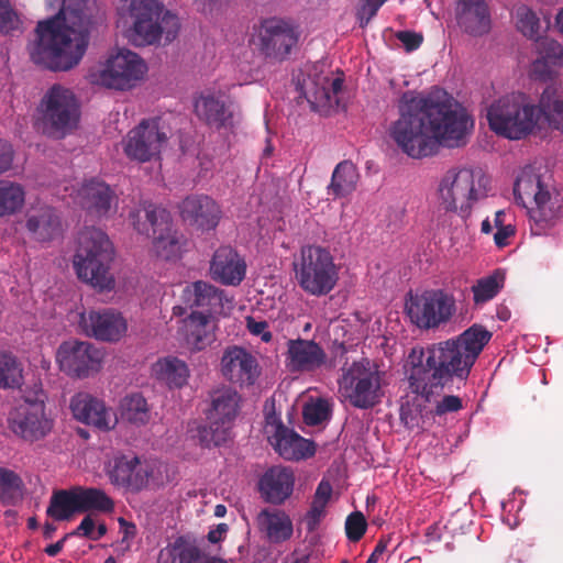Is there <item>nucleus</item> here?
I'll list each match as a JSON object with an SVG mask.
<instances>
[{
    "instance_id": "obj_4",
    "label": "nucleus",
    "mask_w": 563,
    "mask_h": 563,
    "mask_svg": "<svg viewBox=\"0 0 563 563\" xmlns=\"http://www.w3.org/2000/svg\"><path fill=\"white\" fill-rule=\"evenodd\" d=\"M113 246L108 235L97 228H85L78 234L74 268L79 279L100 290L111 289L114 278L110 274Z\"/></svg>"
},
{
    "instance_id": "obj_28",
    "label": "nucleus",
    "mask_w": 563,
    "mask_h": 563,
    "mask_svg": "<svg viewBox=\"0 0 563 563\" xmlns=\"http://www.w3.org/2000/svg\"><path fill=\"white\" fill-rule=\"evenodd\" d=\"M153 470L146 461L137 456H120L114 460L110 478L115 485L132 490H141L147 486Z\"/></svg>"
},
{
    "instance_id": "obj_33",
    "label": "nucleus",
    "mask_w": 563,
    "mask_h": 563,
    "mask_svg": "<svg viewBox=\"0 0 563 563\" xmlns=\"http://www.w3.org/2000/svg\"><path fill=\"white\" fill-rule=\"evenodd\" d=\"M342 88V77L331 78L322 75L303 84V95L312 106L333 108L339 104L338 96Z\"/></svg>"
},
{
    "instance_id": "obj_26",
    "label": "nucleus",
    "mask_w": 563,
    "mask_h": 563,
    "mask_svg": "<svg viewBox=\"0 0 563 563\" xmlns=\"http://www.w3.org/2000/svg\"><path fill=\"white\" fill-rule=\"evenodd\" d=\"M562 200L558 192L547 189L537 200L526 208L533 235H543L562 219Z\"/></svg>"
},
{
    "instance_id": "obj_1",
    "label": "nucleus",
    "mask_w": 563,
    "mask_h": 563,
    "mask_svg": "<svg viewBox=\"0 0 563 563\" xmlns=\"http://www.w3.org/2000/svg\"><path fill=\"white\" fill-rule=\"evenodd\" d=\"M399 117L388 129L389 137L411 158L434 155L439 147L456 148L467 143L474 119L446 93L405 91L397 104Z\"/></svg>"
},
{
    "instance_id": "obj_23",
    "label": "nucleus",
    "mask_w": 563,
    "mask_h": 563,
    "mask_svg": "<svg viewBox=\"0 0 563 563\" xmlns=\"http://www.w3.org/2000/svg\"><path fill=\"white\" fill-rule=\"evenodd\" d=\"M181 301L192 311L214 316L222 313L224 301L229 302V299L224 297L223 290L207 282L197 280L184 287Z\"/></svg>"
},
{
    "instance_id": "obj_43",
    "label": "nucleus",
    "mask_w": 563,
    "mask_h": 563,
    "mask_svg": "<svg viewBox=\"0 0 563 563\" xmlns=\"http://www.w3.org/2000/svg\"><path fill=\"white\" fill-rule=\"evenodd\" d=\"M74 489L79 514L90 510L109 512L113 509V501L103 490L81 487Z\"/></svg>"
},
{
    "instance_id": "obj_40",
    "label": "nucleus",
    "mask_w": 563,
    "mask_h": 563,
    "mask_svg": "<svg viewBox=\"0 0 563 563\" xmlns=\"http://www.w3.org/2000/svg\"><path fill=\"white\" fill-rule=\"evenodd\" d=\"M358 178L356 166L351 161H343L332 173L328 194L334 198L346 197L356 189Z\"/></svg>"
},
{
    "instance_id": "obj_51",
    "label": "nucleus",
    "mask_w": 563,
    "mask_h": 563,
    "mask_svg": "<svg viewBox=\"0 0 563 563\" xmlns=\"http://www.w3.org/2000/svg\"><path fill=\"white\" fill-rule=\"evenodd\" d=\"M540 58L551 66H563V46L555 40H543L540 43Z\"/></svg>"
},
{
    "instance_id": "obj_42",
    "label": "nucleus",
    "mask_w": 563,
    "mask_h": 563,
    "mask_svg": "<svg viewBox=\"0 0 563 563\" xmlns=\"http://www.w3.org/2000/svg\"><path fill=\"white\" fill-rule=\"evenodd\" d=\"M25 202V190L22 185L0 180V218L19 212Z\"/></svg>"
},
{
    "instance_id": "obj_50",
    "label": "nucleus",
    "mask_w": 563,
    "mask_h": 563,
    "mask_svg": "<svg viewBox=\"0 0 563 563\" xmlns=\"http://www.w3.org/2000/svg\"><path fill=\"white\" fill-rule=\"evenodd\" d=\"M517 29L528 38L537 40L539 37L540 20L537 14L526 5H521L516 11Z\"/></svg>"
},
{
    "instance_id": "obj_38",
    "label": "nucleus",
    "mask_w": 563,
    "mask_h": 563,
    "mask_svg": "<svg viewBox=\"0 0 563 563\" xmlns=\"http://www.w3.org/2000/svg\"><path fill=\"white\" fill-rule=\"evenodd\" d=\"M155 377L169 388H180L187 384L190 372L185 361L174 356L158 360L153 365Z\"/></svg>"
},
{
    "instance_id": "obj_14",
    "label": "nucleus",
    "mask_w": 563,
    "mask_h": 563,
    "mask_svg": "<svg viewBox=\"0 0 563 563\" xmlns=\"http://www.w3.org/2000/svg\"><path fill=\"white\" fill-rule=\"evenodd\" d=\"M147 67L143 59L129 49L110 55L102 68L93 74V81L107 88L125 90L142 79Z\"/></svg>"
},
{
    "instance_id": "obj_15",
    "label": "nucleus",
    "mask_w": 563,
    "mask_h": 563,
    "mask_svg": "<svg viewBox=\"0 0 563 563\" xmlns=\"http://www.w3.org/2000/svg\"><path fill=\"white\" fill-rule=\"evenodd\" d=\"M168 137L159 126V120L143 119L122 140L123 152L131 161L151 162L159 157Z\"/></svg>"
},
{
    "instance_id": "obj_3",
    "label": "nucleus",
    "mask_w": 563,
    "mask_h": 563,
    "mask_svg": "<svg viewBox=\"0 0 563 563\" xmlns=\"http://www.w3.org/2000/svg\"><path fill=\"white\" fill-rule=\"evenodd\" d=\"M85 3L86 0H62L57 14L37 23L30 45L34 64L53 71H66L79 64L89 40Z\"/></svg>"
},
{
    "instance_id": "obj_25",
    "label": "nucleus",
    "mask_w": 563,
    "mask_h": 563,
    "mask_svg": "<svg viewBox=\"0 0 563 563\" xmlns=\"http://www.w3.org/2000/svg\"><path fill=\"white\" fill-rule=\"evenodd\" d=\"M246 274L244 258L230 245L218 247L210 261L212 279L227 286H239Z\"/></svg>"
},
{
    "instance_id": "obj_13",
    "label": "nucleus",
    "mask_w": 563,
    "mask_h": 563,
    "mask_svg": "<svg viewBox=\"0 0 563 563\" xmlns=\"http://www.w3.org/2000/svg\"><path fill=\"white\" fill-rule=\"evenodd\" d=\"M439 200L448 212L468 214L474 202L478 200L475 188V175L470 168H451L439 183Z\"/></svg>"
},
{
    "instance_id": "obj_46",
    "label": "nucleus",
    "mask_w": 563,
    "mask_h": 563,
    "mask_svg": "<svg viewBox=\"0 0 563 563\" xmlns=\"http://www.w3.org/2000/svg\"><path fill=\"white\" fill-rule=\"evenodd\" d=\"M504 275L499 272L479 278L471 287L475 306H482L497 296L504 287Z\"/></svg>"
},
{
    "instance_id": "obj_44",
    "label": "nucleus",
    "mask_w": 563,
    "mask_h": 563,
    "mask_svg": "<svg viewBox=\"0 0 563 563\" xmlns=\"http://www.w3.org/2000/svg\"><path fill=\"white\" fill-rule=\"evenodd\" d=\"M152 240L156 255L166 261L179 257L183 246L186 244L184 234L174 228L163 234L155 235Z\"/></svg>"
},
{
    "instance_id": "obj_60",
    "label": "nucleus",
    "mask_w": 563,
    "mask_h": 563,
    "mask_svg": "<svg viewBox=\"0 0 563 563\" xmlns=\"http://www.w3.org/2000/svg\"><path fill=\"white\" fill-rule=\"evenodd\" d=\"M332 496V485L329 481L322 479L316 489V493L313 495L312 503L322 505L327 507V504L329 503L330 498Z\"/></svg>"
},
{
    "instance_id": "obj_35",
    "label": "nucleus",
    "mask_w": 563,
    "mask_h": 563,
    "mask_svg": "<svg viewBox=\"0 0 563 563\" xmlns=\"http://www.w3.org/2000/svg\"><path fill=\"white\" fill-rule=\"evenodd\" d=\"M195 112L200 120L218 130L227 128L233 117L224 100L213 93L201 95L195 101Z\"/></svg>"
},
{
    "instance_id": "obj_58",
    "label": "nucleus",
    "mask_w": 563,
    "mask_h": 563,
    "mask_svg": "<svg viewBox=\"0 0 563 563\" xmlns=\"http://www.w3.org/2000/svg\"><path fill=\"white\" fill-rule=\"evenodd\" d=\"M396 36L408 52L417 49L423 41L421 34L411 31H400Z\"/></svg>"
},
{
    "instance_id": "obj_59",
    "label": "nucleus",
    "mask_w": 563,
    "mask_h": 563,
    "mask_svg": "<svg viewBox=\"0 0 563 563\" xmlns=\"http://www.w3.org/2000/svg\"><path fill=\"white\" fill-rule=\"evenodd\" d=\"M13 156L12 145L7 141L0 140V174L8 172L12 167Z\"/></svg>"
},
{
    "instance_id": "obj_10",
    "label": "nucleus",
    "mask_w": 563,
    "mask_h": 563,
    "mask_svg": "<svg viewBox=\"0 0 563 563\" xmlns=\"http://www.w3.org/2000/svg\"><path fill=\"white\" fill-rule=\"evenodd\" d=\"M384 375L379 366L367 358L353 362L343 369L340 391L353 407L373 408L380 402Z\"/></svg>"
},
{
    "instance_id": "obj_39",
    "label": "nucleus",
    "mask_w": 563,
    "mask_h": 563,
    "mask_svg": "<svg viewBox=\"0 0 563 563\" xmlns=\"http://www.w3.org/2000/svg\"><path fill=\"white\" fill-rule=\"evenodd\" d=\"M202 552L195 542L180 536L159 551L158 563H198Z\"/></svg>"
},
{
    "instance_id": "obj_32",
    "label": "nucleus",
    "mask_w": 563,
    "mask_h": 563,
    "mask_svg": "<svg viewBox=\"0 0 563 563\" xmlns=\"http://www.w3.org/2000/svg\"><path fill=\"white\" fill-rule=\"evenodd\" d=\"M130 219L139 233L152 239L173 229L170 213L151 202H144L140 209L131 212Z\"/></svg>"
},
{
    "instance_id": "obj_45",
    "label": "nucleus",
    "mask_w": 563,
    "mask_h": 563,
    "mask_svg": "<svg viewBox=\"0 0 563 563\" xmlns=\"http://www.w3.org/2000/svg\"><path fill=\"white\" fill-rule=\"evenodd\" d=\"M76 512L79 510L75 489L55 492L46 510L47 516L55 520H68Z\"/></svg>"
},
{
    "instance_id": "obj_8",
    "label": "nucleus",
    "mask_w": 563,
    "mask_h": 563,
    "mask_svg": "<svg viewBox=\"0 0 563 563\" xmlns=\"http://www.w3.org/2000/svg\"><path fill=\"white\" fill-rule=\"evenodd\" d=\"M208 426L197 429V439L202 448L220 446L231 439V429L239 416L242 397L232 387L216 389L210 395Z\"/></svg>"
},
{
    "instance_id": "obj_34",
    "label": "nucleus",
    "mask_w": 563,
    "mask_h": 563,
    "mask_svg": "<svg viewBox=\"0 0 563 563\" xmlns=\"http://www.w3.org/2000/svg\"><path fill=\"white\" fill-rule=\"evenodd\" d=\"M211 318L212 316H208L206 312L191 311L184 320L185 340L191 350L201 351L214 340V324Z\"/></svg>"
},
{
    "instance_id": "obj_61",
    "label": "nucleus",
    "mask_w": 563,
    "mask_h": 563,
    "mask_svg": "<svg viewBox=\"0 0 563 563\" xmlns=\"http://www.w3.org/2000/svg\"><path fill=\"white\" fill-rule=\"evenodd\" d=\"M95 526H96L95 521L88 515L81 520V522L77 527V529L75 531L70 532L69 534H70V537L71 536H81V537H86V538H89L92 540H97V538H93Z\"/></svg>"
},
{
    "instance_id": "obj_62",
    "label": "nucleus",
    "mask_w": 563,
    "mask_h": 563,
    "mask_svg": "<svg viewBox=\"0 0 563 563\" xmlns=\"http://www.w3.org/2000/svg\"><path fill=\"white\" fill-rule=\"evenodd\" d=\"M515 228L511 224L507 227H499L494 234V242L498 247H505L508 245V239L515 235Z\"/></svg>"
},
{
    "instance_id": "obj_12",
    "label": "nucleus",
    "mask_w": 563,
    "mask_h": 563,
    "mask_svg": "<svg viewBox=\"0 0 563 563\" xmlns=\"http://www.w3.org/2000/svg\"><path fill=\"white\" fill-rule=\"evenodd\" d=\"M43 132L48 135L65 134L77 126L80 117L79 103L75 93L60 85L52 86L41 104Z\"/></svg>"
},
{
    "instance_id": "obj_21",
    "label": "nucleus",
    "mask_w": 563,
    "mask_h": 563,
    "mask_svg": "<svg viewBox=\"0 0 563 563\" xmlns=\"http://www.w3.org/2000/svg\"><path fill=\"white\" fill-rule=\"evenodd\" d=\"M181 220L201 231L217 228L222 217L220 206L209 196L190 195L178 206Z\"/></svg>"
},
{
    "instance_id": "obj_6",
    "label": "nucleus",
    "mask_w": 563,
    "mask_h": 563,
    "mask_svg": "<svg viewBox=\"0 0 563 563\" xmlns=\"http://www.w3.org/2000/svg\"><path fill=\"white\" fill-rule=\"evenodd\" d=\"M300 288L311 296H325L339 280V268L330 251L319 245H305L294 262Z\"/></svg>"
},
{
    "instance_id": "obj_11",
    "label": "nucleus",
    "mask_w": 563,
    "mask_h": 563,
    "mask_svg": "<svg viewBox=\"0 0 563 563\" xmlns=\"http://www.w3.org/2000/svg\"><path fill=\"white\" fill-rule=\"evenodd\" d=\"M405 308L412 323L424 330L446 325L457 310L455 297L444 289H429L420 295L409 294Z\"/></svg>"
},
{
    "instance_id": "obj_55",
    "label": "nucleus",
    "mask_w": 563,
    "mask_h": 563,
    "mask_svg": "<svg viewBox=\"0 0 563 563\" xmlns=\"http://www.w3.org/2000/svg\"><path fill=\"white\" fill-rule=\"evenodd\" d=\"M463 408V401L459 396L455 395H445L440 400L435 402L434 408L431 410V413L434 417H442L448 413H454L460 411Z\"/></svg>"
},
{
    "instance_id": "obj_31",
    "label": "nucleus",
    "mask_w": 563,
    "mask_h": 563,
    "mask_svg": "<svg viewBox=\"0 0 563 563\" xmlns=\"http://www.w3.org/2000/svg\"><path fill=\"white\" fill-rule=\"evenodd\" d=\"M25 227L37 242H48L62 233V221L56 210L47 205L33 207L26 213Z\"/></svg>"
},
{
    "instance_id": "obj_41",
    "label": "nucleus",
    "mask_w": 563,
    "mask_h": 563,
    "mask_svg": "<svg viewBox=\"0 0 563 563\" xmlns=\"http://www.w3.org/2000/svg\"><path fill=\"white\" fill-rule=\"evenodd\" d=\"M545 190L540 176L531 170H523L514 186L516 201L525 208H528Z\"/></svg>"
},
{
    "instance_id": "obj_47",
    "label": "nucleus",
    "mask_w": 563,
    "mask_h": 563,
    "mask_svg": "<svg viewBox=\"0 0 563 563\" xmlns=\"http://www.w3.org/2000/svg\"><path fill=\"white\" fill-rule=\"evenodd\" d=\"M22 368L11 354L0 352V387L19 388L22 385Z\"/></svg>"
},
{
    "instance_id": "obj_20",
    "label": "nucleus",
    "mask_w": 563,
    "mask_h": 563,
    "mask_svg": "<svg viewBox=\"0 0 563 563\" xmlns=\"http://www.w3.org/2000/svg\"><path fill=\"white\" fill-rule=\"evenodd\" d=\"M328 360L324 349L313 340L291 339L287 342L285 364L291 373H313Z\"/></svg>"
},
{
    "instance_id": "obj_36",
    "label": "nucleus",
    "mask_w": 563,
    "mask_h": 563,
    "mask_svg": "<svg viewBox=\"0 0 563 563\" xmlns=\"http://www.w3.org/2000/svg\"><path fill=\"white\" fill-rule=\"evenodd\" d=\"M261 531H264L273 543H282L289 540L294 533L292 521L283 510L263 509L256 517Z\"/></svg>"
},
{
    "instance_id": "obj_2",
    "label": "nucleus",
    "mask_w": 563,
    "mask_h": 563,
    "mask_svg": "<svg viewBox=\"0 0 563 563\" xmlns=\"http://www.w3.org/2000/svg\"><path fill=\"white\" fill-rule=\"evenodd\" d=\"M492 336L483 324L475 323L457 336L422 349L410 368L411 393L430 402L455 380L465 382Z\"/></svg>"
},
{
    "instance_id": "obj_9",
    "label": "nucleus",
    "mask_w": 563,
    "mask_h": 563,
    "mask_svg": "<svg viewBox=\"0 0 563 563\" xmlns=\"http://www.w3.org/2000/svg\"><path fill=\"white\" fill-rule=\"evenodd\" d=\"M47 396L41 385L26 391L23 402L12 409L8 417L10 431L25 442L45 439L54 428V420L46 412Z\"/></svg>"
},
{
    "instance_id": "obj_16",
    "label": "nucleus",
    "mask_w": 563,
    "mask_h": 563,
    "mask_svg": "<svg viewBox=\"0 0 563 563\" xmlns=\"http://www.w3.org/2000/svg\"><path fill=\"white\" fill-rule=\"evenodd\" d=\"M265 422L268 441L282 457L299 461L314 455V442L285 427L274 412L266 415Z\"/></svg>"
},
{
    "instance_id": "obj_27",
    "label": "nucleus",
    "mask_w": 563,
    "mask_h": 563,
    "mask_svg": "<svg viewBox=\"0 0 563 563\" xmlns=\"http://www.w3.org/2000/svg\"><path fill=\"white\" fill-rule=\"evenodd\" d=\"M77 197L81 207L97 218L109 217L117 206V197L110 186L95 178L82 184Z\"/></svg>"
},
{
    "instance_id": "obj_17",
    "label": "nucleus",
    "mask_w": 563,
    "mask_h": 563,
    "mask_svg": "<svg viewBox=\"0 0 563 563\" xmlns=\"http://www.w3.org/2000/svg\"><path fill=\"white\" fill-rule=\"evenodd\" d=\"M56 361L68 376L84 378L99 371L102 352L89 342L67 341L59 345Z\"/></svg>"
},
{
    "instance_id": "obj_56",
    "label": "nucleus",
    "mask_w": 563,
    "mask_h": 563,
    "mask_svg": "<svg viewBox=\"0 0 563 563\" xmlns=\"http://www.w3.org/2000/svg\"><path fill=\"white\" fill-rule=\"evenodd\" d=\"M362 7L358 10V20L361 27H364L368 24V22L376 15L379 8L387 1V0H362Z\"/></svg>"
},
{
    "instance_id": "obj_57",
    "label": "nucleus",
    "mask_w": 563,
    "mask_h": 563,
    "mask_svg": "<svg viewBox=\"0 0 563 563\" xmlns=\"http://www.w3.org/2000/svg\"><path fill=\"white\" fill-rule=\"evenodd\" d=\"M324 514H325V506H322V505H319L316 503H311L310 509L308 510V512L306 514L305 519H303L307 530L309 532H312L317 529V527L320 523L321 518L324 516Z\"/></svg>"
},
{
    "instance_id": "obj_64",
    "label": "nucleus",
    "mask_w": 563,
    "mask_h": 563,
    "mask_svg": "<svg viewBox=\"0 0 563 563\" xmlns=\"http://www.w3.org/2000/svg\"><path fill=\"white\" fill-rule=\"evenodd\" d=\"M532 73L541 80H548L552 77L550 64L545 63L541 58L533 62Z\"/></svg>"
},
{
    "instance_id": "obj_48",
    "label": "nucleus",
    "mask_w": 563,
    "mask_h": 563,
    "mask_svg": "<svg viewBox=\"0 0 563 563\" xmlns=\"http://www.w3.org/2000/svg\"><path fill=\"white\" fill-rule=\"evenodd\" d=\"M123 416L132 423L145 424L150 420L146 399L141 394L126 396L122 402Z\"/></svg>"
},
{
    "instance_id": "obj_52",
    "label": "nucleus",
    "mask_w": 563,
    "mask_h": 563,
    "mask_svg": "<svg viewBox=\"0 0 563 563\" xmlns=\"http://www.w3.org/2000/svg\"><path fill=\"white\" fill-rule=\"evenodd\" d=\"M367 522L361 511L350 514L345 520L346 538L352 542L360 541L365 534Z\"/></svg>"
},
{
    "instance_id": "obj_22",
    "label": "nucleus",
    "mask_w": 563,
    "mask_h": 563,
    "mask_svg": "<svg viewBox=\"0 0 563 563\" xmlns=\"http://www.w3.org/2000/svg\"><path fill=\"white\" fill-rule=\"evenodd\" d=\"M79 324L87 335L101 341H118L126 331L123 317L110 309L84 312Z\"/></svg>"
},
{
    "instance_id": "obj_29",
    "label": "nucleus",
    "mask_w": 563,
    "mask_h": 563,
    "mask_svg": "<svg viewBox=\"0 0 563 563\" xmlns=\"http://www.w3.org/2000/svg\"><path fill=\"white\" fill-rule=\"evenodd\" d=\"M294 485L295 475L291 470L273 466L260 478L258 490L266 503L282 505L291 496Z\"/></svg>"
},
{
    "instance_id": "obj_54",
    "label": "nucleus",
    "mask_w": 563,
    "mask_h": 563,
    "mask_svg": "<svg viewBox=\"0 0 563 563\" xmlns=\"http://www.w3.org/2000/svg\"><path fill=\"white\" fill-rule=\"evenodd\" d=\"M19 16L10 0H0V32L8 34L19 26Z\"/></svg>"
},
{
    "instance_id": "obj_37",
    "label": "nucleus",
    "mask_w": 563,
    "mask_h": 563,
    "mask_svg": "<svg viewBox=\"0 0 563 563\" xmlns=\"http://www.w3.org/2000/svg\"><path fill=\"white\" fill-rule=\"evenodd\" d=\"M538 110L551 129L563 132V90L560 87L549 85L544 88Z\"/></svg>"
},
{
    "instance_id": "obj_30",
    "label": "nucleus",
    "mask_w": 563,
    "mask_h": 563,
    "mask_svg": "<svg viewBox=\"0 0 563 563\" xmlns=\"http://www.w3.org/2000/svg\"><path fill=\"white\" fill-rule=\"evenodd\" d=\"M456 21L459 26L472 36L487 34L492 27L488 4L485 0H459Z\"/></svg>"
},
{
    "instance_id": "obj_24",
    "label": "nucleus",
    "mask_w": 563,
    "mask_h": 563,
    "mask_svg": "<svg viewBox=\"0 0 563 563\" xmlns=\"http://www.w3.org/2000/svg\"><path fill=\"white\" fill-rule=\"evenodd\" d=\"M69 407L76 420L98 430L109 431L117 423V419L112 417L103 401L87 393H78L73 396Z\"/></svg>"
},
{
    "instance_id": "obj_63",
    "label": "nucleus",
    "mask_w": 563,
    "mask_h": 563,
    "mask_svg": "<svg viewBox=\"0 0 563 563\" xmlns=\"http://www.w3.org/2000/svg\"><path fill=\"white\" fill-rule=\"evenodd\" d=\"M247 328L252 334L262 335V340L264 342H269L272 339V333L266 331L267 323L264 321H255L254 319H249Z\"/></svg>"
},
{
    "instance_id": "obj_49",
    "label": "nucleus",
    "mask_w": 563,
    "mask_h": 563,
    "mask_svg": "<svg viewBox=\"0 0 563 563\" xmlns=\"http://www.w3.org/2000/svg\"><path fill=\"white\" fill-rule=\"evenodd\" d=\"M302 417L306 424L319 426L331 418V406L327 399L318 398L305 405Z\"/></svg>"
},
{
    "instance_id": "obj_18",
    "label": "nucleus",
    "mask_w": 563,
    "mask_h": 563,
    "mask_svg": "<svg viewBox=\"0 0 563 563\" xmlns=\"http://www.w3.org/2000/svg\"><path fill=\"white\" fill-rule=\"evenodd\" d=\"M260 51L265 58L273 62L287 59L298 42L295 29L280 19L265 20L258 33Z\"/></svg>"
},
{
    "instance_id": "obj_7",
    "label": "nucleus",
    "mask_w": 563,
    "mask_h": 563,
    "mask_svg": "<svg viewBox=\"0 0 563 563\" xmlns=\"http://www.w3.org/2000/svg\"><path fill=\"white\" fill-rule=\"evenodd\" d=\"M492 131L510 140H520L534 128L537 107L527 101L525 93L512 92L496 100L487 110Z\"/></svg>"
},
{
    "instance_id": "obj_53",
    "label": "nucleus",
    "mask_w": 563,
    "mask_h": 563,
    "mask_svg": "<svg viewBox=\"0 0 563 563\" xmlns=\"http://www.w3.org/2000/svg\"><path fill=\"white\" fill-rule=\"evenodd\" d=\"M21 477L13 471L0 467V495L13 496L22 488Z\"/></svg>"
},
{
    "instance_id": "obj_19",
    "label": "nucleus",
    "mask_w": 563,
    "mask_h": 563,
    "mask_svg": "<svg viewBox=\"0 0 563 563\" xmlns=\"http://www.w3.org/2000/svg\"><path fill=\"white\" fill-rule=\"evenodd\" d=\"M222 375L240 387L253 386L261 375V366L256 357L240 346L224 351L221 358Z\"/></svg>"
},
{
    "instance_id": "obj_5",
    "label": "nucleus",
    "mask_w": 563,
    "mask_h": 563,
    "mask_svg": "<svg viewBox=\"0 0 563 563\" xmlns=\"http://www.w3.org/2000/svg\"><path fill=\"white\" fill-rule=\"evenodd\" d=\"M130 15L133 19L131 38L135 45H153L162 38L168 44L180 29L178 16L165 10L158 0H131Z\"/></svg>"
}]
</instances>
